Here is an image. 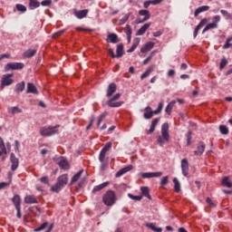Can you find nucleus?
I'll return each instance as SVG.
<instances>
[{
	"instance_id": "38",
	"label": "nucleus",
	"mask_w": 232,
	"mask_h": 232,
	"mask_svg": "<svg viewBox=\"0 0 232 232\" xmlns=\"http://www.w3.org/2000/svg\"><path fill=\"white\" fill-rule=\"evenodd\" d=\"M41 6V3L37 0H29V7L31 10H35V8H39Z\"/></svg>"
},
{
	"instance_id": "31",
	"label": "nucleus",
	"mask_w": 232,
	"mask_h": 232,
	"mask_svg": "<svg viewBox=\"0 0 232 232\" xmlns=\"http://www.w3.org/2000/svg\"><path fill=\"white\" fill-rule=\"evenodd\" d=\"M151 26V24H143L137 32L136 35H144L148 28Z\"/></svg>"
},
{
	"instance_id": "19",
	"label": "nucleus",
	"mask_w": 232,
	"mask_h": 232,
	"mask_svg": "<svg viewBox=\"0 0 232 232\" xmlns=\"http://www.w3.org/2000/svg\"><path fill=\"white\" fill-rule=\"evenodd\" d=\"M107 43H111L112 44H117L119 43V35L115 33H111L107 35Z\"/></svg>"
},
{
	"instance_id": "14",
	"label": "nucleus",
	"mask_w": 232,
	"mask_h": 232,
	"mask_svg": "<svg viewBox=\"0 0 232 232\" xmlns=\"http://www.w3.org/2000/svg\"><path fill=\"white\" fill-rule=\"evenodd\" d=\"M58 166L61 169H64L65 171H68V169H70V163L68 162V160H66L64 157H60Z\"/></svg>"
},
{
	"instance_id": "9",
	"label": "nucleus",
	"mask_w": 232,
	"mask_h": 232,
	"mask_svg": "<svg viewBox=\"0 0 232 232\" xmlns=\"http://www.w3.org/2000/svg\"><path fill=\"white\" fill-rule=\"evenodd\" d=\"M139 15H142L143 19H138L137 20L138 24H142V23H146V21H149L150 17H151V14L146 9L140 10L139 11Z\"/></svg>"
},
{
	"instance_id": "44",
	"label": "nucleus",
	"mask_w": 232,
	"mask_h": 232,
	"mask_svg": "<svg viewBox=\"0 0 232 232\" xmlns=\"http://www.w3.org/2000/svg\"><path fill=\"white\" fill-rule=\"evenodd\" d=\"M129 198H130L131 200H135L136 202H140V200H142V196H134L131 193L128 194Z\"/></svg>"
},
{
	"instance_id": "21",
	"label": "nucleus",
	"mask_w": 232,
	"mask_h": 232,
	"mask_svg": "<svg viewBox=\"0 0 232 232\" xmlns=\"http://www.w3.org/2000/svg\"><path fill=\"white\" fill-rule=\"evenodd\" d=\"M26 93H34V95H39V91H37V87L32 82L27 83Z\"/></svg>"
},
{
	"instance_id": "27",
	"label": "nucleus",
	"mask_w": 232,
	"mask_h": 232,
	"mask_svg": "<svg viewBox=\"0 0 232 232\" xmlns=\"http://www.w3.org/2000/svg\"><path fill=\"white\" fill-rule=\"evenodd\" d=\"M208 10H209L208 5H202V6L198 7L196 9V11L194 12V17H198L199 14H202V12H208Z\"/></svg>"
},
{
	"instance_id": "28",
	"label": "nucleus",
	"mask_w": 232,
	"mask_h": 232,
	"mask_svg": "<svg viewBox=\"0 0 232 232\" xmlns=\"http://www.w3.org/2000/svg\"><path fill=\"white\" fill-rule=\"evenodd\" d=\"M82 173H84V169H82L76 174H74L71 179V185L75 184V182H77V180L82 177Z\"/></svg>"
},
{
	"instance_id": "34",
	"label": "nucleus",
	"mask_w": 232,
	"mask_h": 232,
	"mask_svg": "<svg viewBox=\"0 0 232 232\" xmlns=\"http://www.w3.org/2000/svg\"><path fill=\"white\" fill-rule=\"evenodd\" d=\"M215 28H218V24L217 23L208 24L203 29L202 34H206V32H208V30H213Z\"/></svg>"
},
{
	"instance_id": "55",
	"label": "nucleus",
	"mask_w": 232,
	"mask_h": 232,
	"mask_svg": "<svg viewBox=\"0 0 232 232\" xmlns=\"http://www.w3.org/2000/svg\"><path fill=\"white\" fill-rule=\"evenodd\" d=\"M169 179V178L168 176L163 177L162 179L160 180V185L168 186Z\"/></svg>"
},
{
	"instance_id": "17",
	"label": "nucleus",
	"mask_w": 232,
	"mask_h": 232,
	"mask_svg": "<svg viewBox=\"0 0 232 232\" xmlns=\"http://www.w3.org/2000/svg\"><path fill=\"white\" fill-rule=\"evenodd\" d=\"M155 47V43L153 42H147L141 48L140 53H147V52H150V50H153Z\"/></svg>"
},
{
	"instance_id": "7",
	"label": "nucleus",
	"mask_w": 232,
	"mask_h": 232,
	"mask_svg": "<svg viewBox=\"0 0 232 232\" xmlns=\"http://www.w3.org/2000/svg\"><path fill=\"white\" fill-rule=\"evenodd\" d=\"M12 77H14V73H7L2 76V80H1L2 89L5 88V86H10L14 84V79H12Z\"/></svg>"
},
{
	"instance_id": "49",
	"label": "nucleus",
	"mask_w": 232,
	"mask_h": 232,
	"mask_svg": "<svg viewBox=\"0 0 232 232\" xmlns=\"http://www.w3.org/2000/svg\"><path fill=\"white\" fill-rule=\"evenodd\" d=\"M99 160L101 162V169L102 171H104L106 169V168H108V161L104 160V159L102 160L100 158H99Z\"/></svg>"
},
{
	"instance_id": "5",
	"label": "nucleus",
	"mask_w": 232,
	"mask_h": 232,
	"mask_svg": "<svg viewBox=\"0 0 232 232\" xmlns=\"http://www.w3.org/2000/svg\"><path fill=\"white\" fill-rule=\"evenodd\" d=\"M57 128H61V125H56L54 127H42L40 129V135L42 137H52L57 133Z\"/></svg>"
},
{
	"instance_id": "41",
	"label": "nucleus",
	"mask_w": 232,
	"mask_h": 232,
	"mask_svg": "<svg viewBox=\"0 0 232 232\" xmlns=\"http://www.w3.org/2000/svg\"><path fill=\"white\" fill-rule=\"evenodd\" d=\"M173 183H174V191H176V193L180 192V182H179V179L177 178L173 179Z\"/></svg>"
},
{
	"instance_id": "12",
	"label": "nucleus",
	"mask_w": 232,
	"mask_h": 232,
	"mask_svg": "<svg viewBox=\"0 0 232 232\" xmlns=\"http://www.w3.org/2000/svg\"><path fill=\"white\" fill-rule=\"evenodd\" d=\"M181 171L183 177H188V175H189V163L187 159L181 160Z\"/></svg>"
},
{
	"instance_id": "32",
	"label": "nucleus",
	"mask_w": 232,
	"mask_h": 232,
	"mask_svg": "<svg viewBox=\"0 0 232 232\" xmlns=\"http://www.w3.org/2000/svg\"><path fill=\"white\" fill-rule=\"evenodd\" d=\"M12 202L14 206V208H21V196L14 195L12 198Z\"/></svg>"
},
{
	"instance_id": "2",
	"label": "nucleus",
	"mask_w": 232,
	"mask_h": 232,
	"mask_svg": "<svg viewBox=\"0 0 232 232\" xmlns=\"http://www.w3.org/2000/svg\"><path fill=\"white\" fill-rule=\"evenodd\" d=\"M68 184V174H63L57 178L56 183L51 187V191L59 193Z\"/></svg>"
},
{
	"instance_id": "25",
	"label": "nucleus",
	"mask_w": 232,
	"mask_h": 232,
	"mask_svg": "<svg viewBox=\"0 0 232 232\" xmlns=\"http://www.w3.org/2000/svg\"><path fill=\"white\" fill-rule=\"evenodd\" d=\"M24 204H39V201L35 198V196L29 195L24 198Z\"/></svg>"
},
{
	"instance_id": "43",
	"label": "nucleus",
	"mask_w": 232,
	"mask_h": 232,
	"mask_svg": "<svg viewBox=\"0 0 232 232\" xmlns=\"http://www.w3.org/2000/svg\"><path fill=\"white\" fill-rule=\"evenodd\" d=\"M107 115H108V112H103V113L99 115L98 121H97V126L98 127L101 126V122H102L104 121V119H106Z\"/></svg>"
},
{
	"instance_id": "18",
	"label": "nucleus",
	"mask_w": 232,
	"mask_h": 232,
	"mask_svg": "<svg viewBox=\"0 0 232 232\" xmlns=\"http://www.w3.org/2000/svg\"><path fill=\"white\" fill-rule=\"evenodd\" d=\"M131 169H133V165H129L125 168H122L118 172H116V179H119V177H122V175H126V173H128V171H131Z\"/></svg>"
},
{
	"instance_id": "35",
	"label": "nucleus",
	"mask_w": 232,
	"mask_h": 232,
	"mask_svg": "<svg viewBox=\"0 0 232 232\" xmlns=\"http://www.w3.org/2000/svg\"><path fill=\"white\" fill-rule=\"evenodd\" d=\"M155 70V67L153 65H150L144 73L141 74L140 79L141 81L146 79V77H150V74Z\"/></svg>"
},
{
	"instance_id": "45",
	"label": "nucleus",
	"mask_w": 232,
	"mask_h": 232,
	"mask_svg": "<svg viewBox=\"0 0 232 232\" xmlns=\"http://www.w3.org/2000/svg\"><path fill=\"white\" fill-rule=\"evenodd\" d=\"M220 14L223 15V17H225V19L229 20L232 19V15L231 14H229V12H227V10L222 9L220 11Z\"/></svg>"
},
{
	"instance_id": "23",
	"label": "nucleus",
	"mask_w": 232,
	"mask_h": 232,
	"mask_svg": "<svg viewBox=\"0 0 232 232\" xmlns=\"http://www.w3.org/2000/svg\"><path fill=\"white\" fill-rule=\"evenodd\" d=\"M74 15L75 17H77V19H84V17L88 15V9H83L80 11L75 10Z\"/></svg>"
},
{
	"instance_id": "48",
	"label": "nucleus",
	"mask_w": 232,
	"mask_h": 232,
	"mask_svg": "<svg viewBox=\"0 0 232 232\" xmlns=\"http://www.w3.org/2000/svg\"><path fill=\"white\" fill-rule=\"evenodd\" d=\"M48 227V221L44 222L39 227L34 229V231L39 232L46 229Z\"/></svg>"
},
{
	"instance_id": "50",
	"label": "nucleus",
	"mask_w": 232,
	"mask_h": 232,
	"mask_svg": "<svg viewBox=\"0 0 232 232\" xmlns=\"http://www.w3.org/2000/svg\"><path fill=\"white\" fill-rule=\"evenodd\" d=\"M191 135H192L191 131H188V133L186 134V137H187V146H191V140L193 139V137Z\"/></svg>"
},
{
	"instance_id": "46",
	"label": "nucleus",
	"mask_w": 232,
	"mask_h": 232,
	"mask_svg": "<svg viewBox=\"0 0 232 232\" xmlns=\"http://www.w3.org/2000/svg\"><path fill=\"white\" fill-rule=\"evenodd\" d=\"M227 59H226V57L221 59L220 64H219V70H224L226 68V66H227Z\"/></svg>"
},
{
	"instance_id": "3",
	"label": "nucleus",
	"mask_w": 232,
	"mask_h": 232,
	"mask_svg": "<svg viewBox=\"0 0 232 232\" xmlns=\"http://www.w3.org/2000/svg\"><path fill=\"white\" fill-rule=\"evenodd\" d=\"M102 202L108 208H111L117 202V194L113 190H107L102 196Z\"/></svg>"
},
{
	"instance_id": "6",
	"label": "nucleus",
	"mask_w": 232,
	"mask_h": 232,
	"mask_svg": "<svg viewBox=\"0 0 232 232\" xmlns=\"http://www.w3.org/2000/svg\"><path fill=\"white\" fill-rule=\"evenodd\" d=\"M121 93H116L111 100L107 102V105H109L110 108H121V106L124 104V102H115L121 99Z\"/></svg>"
},
{
	"instance_id": "16",
	"label": "nucleus",
	"mask_w": 232,
	"mask_h": 232,
	"mask_svg": "<svg viewBox=\"0 0 232 232\" xmlns=\"http://www.w3.org/2000/svg\"><path fill=\"white\" fill-rule=\"evenodd\" d=\"M206 24H208V18H203L201 19V21L198 23V24L196 26L193 35H194V39H196L197 35H198V31L200 30V28H202L203 26H206Z\"/></svg>"
},
{
	"instance_id": "20",
	"label": "nucleus",
	"mask_w": 232,
	"mask_h": 232,
	"mask_svg": "<svg viewBox=\"0 0 232 232\" xmlns=\"http://www.w3.org/2000/svg\"><path fill=\"white\" fill-rule=\"evenodd\" d=\"M115 92H117V84L115 82H111L107 88L106 96L110 98L111 95H113V93H115Z\"/></svg>"
},
{
	"instance_id": "59",
	"label": "nucleus",
	"mask_w": 232,
	"mask_h": 232,
	"mask_svg": "<svg viewBox=\"0 0 232 232\" xmlns=\"http://www.w3.org/2000/svg\"><path fill=\"white\" fill-rule=\"evenodd\" d=\"M150 5H153V1H152V0L145 1V2L143 3V7H144V8H150Z\"/></svg>"
},
{
	"instance_id": "29",
	"label": "nucleus",
	"mask_w": 232,
	"mask_h": 232,
	"mask_svg": "<svg viewBox=\"0 0 232 232\" xmlns=\"http://www.w3.org/2000/svg\"><path fill=\"white\" fill-rule=\"evenodd\" d=\"M140 43V38H135L133 40V44L131 45V47L127 51L128 53H131L133 52H135V50L137 49V46H139Z\"/></svg>"
},
{
	"instance_id": "39",
	"label": "nucleus",
	"mask_w": 232,
	"mask_h": 232,
	"mask_svg": "<svg viewBox=\"0 0 232 232\" xmlns=\"http://www.w3.org/2000/svg\"><path fill=\"white\" fill-rule=\"evenodd\" d=\"M25 83L24 82H21L15 85V92L18 93H22V92H24Z\"/></svg>"
},
{
	"instance_id": "52",
	"label": "nucleus",
	"mask_w": 232,
	"mask_h": 232,
	"mask_svg": "<svg viewBox=\"0 0 232 232\" xmlns=\"http://www.w3.org/2000/svg\"><path fill=\"white\" fill-rule=\"evenodd\" d=\"M11 113L13 115H15V113H23V110L18 107H13L11 108Z\"/></svg>"
},
{
	"instance_id": "58",
	"label": "nucleus",
	"mask_w": 232,
	"mask_h": 232,
	"mask_svg": "<svg viewBox=\"0 0 232 232\" xmlns=\"http://www.w3.org/2000/svg\"><path fill=\"white\" fill-rule=\"evenodd\" d=\"M206 202L208 205L210 206V208H217V205L215 203H213V200H211L209 198H206Z\"/></svg>"
},
{
	"instance_id": "54",
	"label": "nucleus",
	"mask_w": 232,
	"mask_h": 232,
	"mask_svg": "<svg viewBox=\"0 0 232 232\" xmlns=\"http://www.w3.org/2000/svg\"><path fill=\"white\" fill-rule=\"evenodd\" d=\"M125 34L126 35H131V34H133L132 30H131V26L130 24H127L125 27Z\"/></svg>"
},
{
	"instance_id": "53",
	"label": "nucleus",
	"mask_w": 232,
	"mask_h": 232,
	"mask_svg": "<svg viewBox=\"0 0 232 232\" xmlns=\"http://www.w3.org/2000/svg\"><path fill=\"white\" fill-rule=\"evenodd\" d=\"M40 182L42 184H46L47 186H50V179H48V176H44L40 179Z\"/></svg>"
},
{
	"instance_id": "47",
	"label": "nucleus",
	"mask_w": 232,
	"mask_h": 232,
	"mask_svg": "<svg viewBox=\"0 0 232 232\" xmlns=\"http://www.w3.org/2000/svg\"><path fill=\"white\" fill-rule=\"evenodd\" d=\"M157 51H152L150 55L143 61V64L146 65L148 64V63H150V61H151V59H153V55H155Z\"/></svg>"
},
{
	"instance_id": "11",
	"label": "nucleus",
	"mask_w": 232,
	"mask_h": 232,
	"mask_svg": "<svg viewBox=\"0 0 232 232\" xmlns=\"http://www.w3.org/2000/svg\"><path fill=\"white\" fill-rule=\"evenodd\" d=\"M140 175L141 179H154L162 177V172H141Z\"/></svg>"
},
{
	"instance_id": "37",
	"label": "nucleus",
	"mask_w": 232,
	"mask_h": 232,
	"mask_svg": "<svg viewBox=\"0 0 232 232\" xmlns=\"http://www.w3.org/2000/svg\"><path fill=\"white\" fill-rule=\"evenodd\" d=\"M146 227L151 229L154 232H162V227H157L153 223H147L145 224Z\"/></svg>"
},
{
	"instance_id": "1",
	"label": "nucleus",
	"mask_w": 232,
	"mask_h": 232,
	"mask_svg": "<svg viewBox=\"0 0 232 232\" xmlns=\"http://www.w3.org/2000/svg\"><path fill=\"white\" fill-rule=\"evenodd\" d=\"M157 142L161 148L166 142H169V124L163 123L161 126V136L158 137Z\"/></svg>"
},
{
	"instance_id": "51",
	"label": "nucleus",
	"mask_w": 232,
	"mask_h": 232,
	"mask_svg": "<svg viewBox=\"0 0 232 232\" xmlns=\"http://www.w3.org/2000/svg\"><path fill=\"white\" fill-rule=\"evenodd\" d=\"M15 7H16V10H17L18 12H23L24 14V12H26V6H24V5H22V4H17V5H15Z\"/></svg>"
},
{
	"instance_id": "61",
	"label": "nucleus",
	"mask_w": 232,
	"mask_h": 232,
	"mask_svg": "<svg viewBox=\"0 0 232 232\" xmlns=\"http://www.w3.org/2000/svg\"><path fill=\"white\" fill-rule=\"evenodd\" d=\"M17 213H16V217L17 218H22V214H21V207H17L15 208Z\"/></svg>"
},
{
	"instance_id": "42",
	"label": "nucleus",
	"mask_w": 232,
	"mask_h": 232,
	"mask_svg": "<svg viewBox=\"0 0 232 232\" xmlns=\"http://www.w3.org/2000/svg\"><path fill=\"white\" fill-rule=\"evenodd\" d=\"M219 131L222 135H227V133H229V129L226 125H220Z\"/></svg>"
},
{
	"instance_id": "60",
	"label": "nucleus",
	"mask_w": 232,
	"mask_h": 232,
	"mask_svg": "<svg viewBox=\"0 0 232 232\" xmlns=\"http://www.w3.org/2000/svg\"><path fill=\"white\" fill-rule=\"evenodd\" d=\"M10 183L8 182H0V189H5V188L8 187Z\"/></svg>"
},
{
	"instance_id": "64",
	"label": "nucleus",
	"mask_w": 232,
	"mask_h": 232,
	"mask_svg": "<svg viewBox=\"0 0 232 232\" xmlns=\"http://www.w3.org/2000/svg\"><path fill=\"white\" fill-rule=\"evenodd\" d=\"M160 35H162L161 31H157L153 33V37H160Z\"/></svg>"
},
{
	"instance_id": "62",
	"label": "nucleus",
	"mask_w": 232,
	"mask_h": 232,
	"mask_svg": "<svg viewBox=\"0 0 232 232\" xmlns=\"http://www.w3.org/2000/svg\"><path fill=\"white\" fill-rule=\"evenodd\" d=\"M168 77H175V70L173 69L169 70Z\"/></svg>"
},
{
	"instance_id": "4",
	"label": "nucleus",
	"mask_w": 232,
	"mask_h": 232,
	"mask_svg": "<svg viewBox=\"0 0 232 232\" xmlns=\"http://www.w3.org/2000/svg\"><path fill=\"white\" fill-rule=\"evenodd\" d=\"M162 108H164V104L162 102H160L158 104V108L157 110L153 111L151 109V107L150 106H147L145 109H144V113H143V117L144 119L146 120H150V119H152L153 118V115H159V113H160L162 111Z\"/></svg>"
},
{
	"instance_id": "26",
	"label": "nucleus",
	"mask_w": 232,
	"mask_h": 232,
	"mask_svg": "<svg viewBox=\"0 0 232 232\" xmlns=\"http://www.w3.org/2000/svg\"><path fill=\"white\" fill-rule=\"evenodd\" d=\"M107 186H110V182L109 181H106V182H103L98 186H95L92 189V193H97L99 191H102V189H104V188H107Z\"/></svg>"
},
{
	"instance_id": "24",
	"label": "nucleus",
	"mask_w": 232,
	"mask_h": 232,
	"mask_svg": "<svg viewBox=\"0 0 232 232\" xmlns=\"http://www.w3.org/2000/svg\"><path fill=\"white\" fill-rule=\"evenodd\" d=\"M124 55V45L122 44H119L116 48V59H121Z\"/></svg>"
},
{
	"instance_id": "33",
	"label": "nucleus",
	"mask_w": 232,
	"mask_h": 232,
	"mask_svg": "<svg viewBox=\"0 0 232 232\" xmlns=\"http://www.w3.org/2000/svg\"><path fill=\"white\" fill-rule=\"evenodd\" d=\"M141 195L151 200V195H150V188L140 187Z\"/></svg>"
},
{
	"instance_id": "22",
	"label": "nucleus",
	"mask_w": 232,
	"mask_h": 232,
	"mask_svg": "<svg viewBox=\"0 0 232 232\" xmlns=\"http://www.w3.org/2000/svg\"><path fill=\"white\" fill-rule=\"evenodd\" d=\"M160 121V118H156L151 121L150 128L147 131V135H151V133L155 131V128H157V124H159Z\"/></svg>"
},
{
	"instance_id": "56",
	"label": "nucleus",
	"mask_w": 232,
	"mask_h": 232,
	"mask_svg": "<svg viewBox=\"0 0 232 232\" xmlns=\"http://www.w3.org/2000/svg\"><path fill=\"white\" fill-rule=\"evenodd\" d=\"M108 55H110V57H111V59L117 58V55L115 54V52H113V49H111V48H110L108 50Z\"/></svg>"
},
{
	"instance_id": "13",
	"label": "nucleus",
	"mask_w": 232,
	"mask_h": 232,
	"mask_svg": "<svg viewBox=\"0 0 232 232\" xmlns=\"http://www.w3.org/2000/svg\"><path fill=\"white\" fill-rule=\"evenodd\" d=\"M10 162L12 163L11 169L13 171H15V169L19 168V159L15 157V154L14 152L10 154Z\"/></svg>"
},
{
	"instance_id": "63",
	"label": "nucleus",
	"mask_w": 232,
	"mask_h": 232,
	"mask_svg": "<svg viewBox=\"0 0 232 232\" xmlns=\"http://www.w3.org/2000/svg\"><path fill=\"white\" fill-rule=\"evenodd\" d=\"M0 151H2V154L5 153L6 155V146H5V143L0 145Z\"/></svg>"
},
{
	"instance_id": "40",
	"label": "nucleus",
	"mask_w": 232,
	"mask_h": 232,
	"mask_svg": "<svg viewBox=\"0 0 232 232\" xmlns=\"http://www.w3.org/2000/svg\"><path fill=\"white\" fill-rule=\"evenodd\" d=\"M221 184H222V186H225L226 188H232V182L229 181V177H225L222 179Z\"/></svg>"
},
{
	"instance_id": "30",
	"label": "nucleus",
	"mask_w": 232,
	"mask_h": 232,
	"mask_svg": "<svg viewBox=\"0 0 232 232\" xmlns=\"http://www.w3.org/2000/svg\"><path fill=\"white\" fill-rule=\"evenodd\" d=\"M35 53H37V50L28 49L24 53V57H25V59H32V57H34Z\"/></svg>"
},
{
	"instance_id": "8",
	"label": "nucleus",
	"mask_w": 232,
	"mask_h": 232,
	"mask_svg": "<svg viewBox=\"0 0 232 232\" xmlns=\"http://www.w3.org/2000/svg\"><path fill=\"white\" fill-rule=\"evenodd\" d=\"M24 63H8L5 65V72H10V70H23Z\"/></svg>"
},
{
	"instance_id": "15",
	"label": "nucleus",
	"mask_w": 232,
	"mask_h": 232,
	"mask_svg": "<svg viewBox=\"0 0 232 232\" xmlns=\"http://www.w3.org/2000/svg\"><path fill=\"white\" fill-rule=\"evenodd\" d=\"M204 151H206V144L203 141H199L197 145V150L194 151V155L201 157Z\"/></svg>"
},
{
	"instance_id": "36",
	"label": "nucleus",
	"mask_w": 232,
	"mask_h": 232,
	"mask_svg": "<svg viewBox=\"0 0 232 232\" xmlns=\"http://www.w3.org/2000/svg\"><path fill=\"white\" fill-rule=\"evenodd\" d=\"M177 103L176 101H171L165 108V112L168 115H171V111L173 110V106Z\"/></svg>"
},
{
	"instance_id": "57",
	"label": "nucleus",
	"mask_w": 232,
	"mask_h": 232,
	"mask_svg": "<svg viewBox=\"0 0 232 232\" xmlns=\"http://www.w3.org/2000/svg\"><path fill=\"white\" fill-rule=\"evenodd\" d=\"M40 5H42V6H50L52 5V0H44Z\"/></svg>"
},
{
	"instance_id": "10",
	"label": "nucleus",
	"mask_w": 232,
	"mask_h": 232,
	"mask_svg": "<svg viewBox=\"0 0 232 232\" xmlns=\"http://www.w3.org/2000/svg\"><path fill=\"white\" fill-rule=\"evenodd\" d=\"M111 141H109L105 144V146L102 149L100 154H99V159L103 160L106 159V153L111 150Z\"/></svg>"
}]
</instances>
